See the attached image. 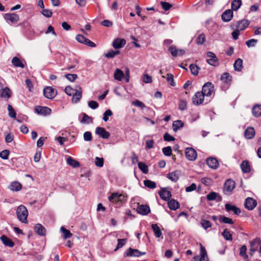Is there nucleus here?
Here are the masks:
<instances>
[{
    "label": "nucleus",
    "instance_id": "37998d69",
    "mask_svg": "<svg viewBox=\"0 0 261 261\" xmlns=\"http://www.w3.org/2000/svg\"><path fill=\"white\" fill-rule=\"evenodd\" d=\"M60 230L63 234V237L64 239L70 238L72 236V234L70 232V231L65 228L63 226L61 227Z\"/></svg>",
    "mask_w": 261,
    "mask_h": 261
},
{
    "label": "nucleus",
    "instance_id": "a19ab883",
    "mask_svg": "<svg viewBox=\"0 0 261 261\" xmlns=\"http://www.w3.org/2000/svg\"><path fill=\"white\" fill-rule=\"evenodd\" d=\"M67 163L73 167H77L80 166V163L76 160H74L73 158H72L71 156H69L67 159Z\"/></svg>",
    "mask_w": 261,
    "mask_h": 261
},
{
    "label": "nucleus",
    "instance_id": "7c9ffc66",
    "mask_svg": "<svg viewBox=\"0 0 261 261\" xmlns=\"http://www.w3.org/2000/svg\"><path fill=\"white\" fill-rule=\"evenodd\" d=\"M259 239L256 238L254 240H253L252 242H250V254L252 255L253 253L257 250V246L256 245V244L259 243Z\"/></svg>",
    "mask_w": 261,
    "mask_h": 261
},
{
    "label": "nucleus",
    "instance_id": "39448f33",
    "mask_svg": "<svg viewBox=\"0 0 261 261\" xmlns=\"http://www.w3.org/2000/svg\"><path fill=\"white\" fill-rule=\"evenodd\" d=\"M205 100V97L201 91L197 92L192 98L193 103L195 105L199 106Z\"/></svg>",
    "mask_w": 261,
    "mask_h": 261
},
{
    "label": "nucleus",
    "instance_id": "412c9836",
    "mask_svg": "<svg viewBox=\"0 0 261 261\" xmlns=\"http://www.w3.org/2000/svg\"><path fill=\"white\" fill-rule=\"evenodd\" d=\"M255 130L252 127H248L244 132V136L247 139H251L255 136Z\"/></svg>",
    "mask_w": 261,
    "mask_h": 261
},
{
    "label": "nucleus",
    "instance_id": "423d86ee",
    "mask_svg": "<svg viewBox=\"0 0 261 261\" xmlns=\"http://www.w3.org/2000/svg\"><path fill=\"white\" fill-rule=\"evenodd\" d=\"M146 252H142L140 251L139 250L136 249H133L132 248H129L124 253V256L126 257H139L142 255L145 254Z\"/></svg>",
    "mask_w": 261,
    "mask_h": 261
},
{
    "label": "nucleus",
    "instance_id": "49530a36",
    "mask_svg": "<svg viewBox=\"0 0 261 261\" xmlns=\"http://www.w3.org/2000/svg\"><path fill=\"white\" fill-rule=\"evenodd\" d=\"M120 54L119 50H110L107 53L105 54V56L107 58H113L115 56L119 55Z\"/></svg>",
    "mask_w": 261,
    "mask_h": 261
},
{
    "label": "nucleus",
    "instance_id": "6e6552de",
    "mask_svg": "<svg viewBox=\"0 0 261 261\" xmlns=\"http://www.w3.org/2000/svg\"><path fill=\"white\" fill-rule=\"evenodd\" d=\"M185 155L189 161H194L197 158V152L192 147L187 148L185 149Z\"/></svg>",
    "mask_w": 261,
    "mask_h": 261
},
{
    "label": "nucleus",
    "instance_id": "052dcab7",
    "mask_svg": "<svg viewBox=\"0 0 261 261\" xmlns=\"http://www.w3.org/2000/svg\"><path fill=\"white\" fill-rule=\"evenodd\" d=\"M41 13L45 17L49 18L53 15V12L50 9H43L41 12Z\"/></svg>",
    "mask_w": 261,
    "mask_h": 261
},
{
    "label": "nucleus",
    "instance_id": "a878e982",
    "mask_svg": "<svg viewBox=\"0 0 261 261\" xmlns=\"http://www.w3.org/2000/svg\"><path fill=\"white\" fill-rule=\"evenodd\" d=\"M179 175L180 172L179 171L176 170L175 171L169 173L167 174V177L172 181L176 182L178 180Z\"/></svg>",
    "mask_w": 261,
    "mask_h": 261
},
{
    "label": "nucleus",
    "instance_id": "c03bdc74",
    "mask_svg": "<svg viewBox=\"0 0 261 261\" xmlns=\"http://www.w3.org/2000/svg\"><path fill=\"white\" fill-rule=\"evenodd\" d=\"M162 77L163 78H165V76L163 75ZM167 82L170 84L171 86H175V83L174 80L173 75L171 73L167 74V76L166 77Z\"/></svg>",
    "mask_w": 261,
    "mask_h": 261
},
{
    "label": "nucleus",
    "instance_id": "ddd939ff",
    "mask_svg": "<svg viewBox=\"0 0 261 261\" xmlns=\"http://www.w3.org/2000/svg\"><path fill=\"white\" fill-rule=\"evenodd\" d=\"M126 44L124 39L116 38L113 42L112 46L115 49H119L123 47Z\"/></svg>",
    "mask_w": 261,
    "mask_h": 261
},
{
    "label": "nucleus",
    "instance_id": "f3484780",
    "mask_svg": "<svg viewBox=\"0 0 261 261\" xmlns=\"http://www.w3.org/2000/svg\"><path fill=\"white\" fill-rule=\"evenodd\" d=\"M225 210L227 212H229L232 211L235 215H239L241 211V210L235 205H231L227 203L225 205Z\"/></svg>",
    "mask_w": 261,
    "mask_h": 261
},
{
    "label": "nucleus",
    "instance_id": "2eb2a0df",
    "mask_svg": "<svg viewBox=\"0 0 261 261\" xmlns=\"http://www.w3.org/2000/svg\"><path fill=\"white\" fill-rule=\"evenodd\" d=\"M206 164L210 168L214 169H217L219 166V163L215 158H208L206 160Z\"/></svg>",
    "mask_w": 261,
    "mask_h": 261
},
{
    "label": "nucleus",
    "instance_id": "5fc2aeb1",
    "mask_svg": "<svg viewBox=\"0 0 261 261\" xmlns=\"http://www.w3.org/2000/svg\"><path fill=\"white\" fill-rule=\"evenodd\" d=\"M178 108L181 111H184L187 108V103L186 100H180L178 103Z\"/></svg>",
    "mask_w": 261,
    "mask_h": 261
},
{
    "label": "nucleus",
    "instance_id": "5701e85b",
    "mask_svg": "<svg viewBox=\"0 0 261 261\" xmlns=\"http://www.w3.org/2000/svg\"><path fill=\"white\" fill-rule=\"evenodd\" d=\"M208 257L207 256V252L204 246L200 244V253L199 261H208Z\"/></svg>",
    "mask_w": 261,
    "mask_h": 261
},
{
    "label": "nucleus",
    "instance_id": "c9c22d12",
    "mask_svg": "<svg viewBox=\"0 0 261 261\" xmlns=\"http://www.w3.org/2000/svg\"><path fill=\"white\" fill-rule=\"evenodd\" d=\"M151 228L153 230V231L154 233V236H155V237L160 238L162 236V231H161L160 227L158 225V224H152Z\"/></svg>",
    "mask_w": 261,
    "mask_h": 261
},
{
    "label": "nucleus",
    "instance_id": "79ce46f5",
    "mask_svg": "<svg viewBox=\"0 0 261 261\" xmlns=\"http://www.w3.org/2000/svg\"><path fill=\"white\" fill-rule=\"evenodd\" d=\"M219 220L221 223L230 224H233L234 223L231 219L222 215L220 216Z\"/></svg>",
    "mask_w": 261,
    "mask_h": 261
},
{
    "label": "nucleus",
    "instance_id": "58836bf2",
    "mask_svg": "<svg viewBox=\"0 0 261 261\" xmlns=\"http://www.w3.org/2000/svg\"><path fill=\"white\" fill-rule=\"evenodd\" d=\"M144 184L145 187L150 189H154L156 187V184L154 181L149 179H146L144 180Z\"/></svg>",
    "mask_w": 261,
    "mask_h": 261
},
{
    "label": "nucleus",
    "instance_id": "864d4df0",
    "mask_svg": "<svg viewBox=\"0 0 261 261\" xmlns=\"http://www.w3.org/2000/svg\"><path fill=\"white\" fill-rule=\"evenodd\" d=\"M83 117L81 120L82 123H89L92 122V118L91 117L89 116L85 113H83Z\"/></svg>",
    "mask_w": 261,
    "mask_h": 261
},
{
    "label": "nucleus",
    "instance_id": "09e8293b",
    "mask_svg": "<svg viewBox=\"0 0 261 261\" xmlns=\"http://www.w3.org/2000/svg\"><path fill=\"white\" fill-rule=\"evenodd\" d=\"M205 41V36L203 33H201L196 39V43L198 45H202Z\"/></svg>",
    "mask_w": 261,
    "mask_h": 261
},
{
    "label": "nucleus",
    "instance_id": "13d9d810",
    "mask_svg": "<svg viewBox=\"0 0 261 261\" xmlns=\"http://www.w3.org/2000/svg\"><path fill=\"white\" fill-rule=\"evenodd\" d=\"M164 154L166 156H170L172 154V149L170 146L164 147L162 149Z\"/></svg>",
    "mask_w": 261,
    "mask_h": 261
},
{
    "label": "nucleus",
    "instance_id": "e433bc0d",
    "mask_svg": "<svg viewBox=\"0 0 261 261\" xmlns=\"http://www.w3.org/2000/svg\"><path fill=\"white\" fill-rule=\"evenodd\" d=\"M234 70L238 71H240L243 68V60L240 59H237L233 65Z\"/></svg>",
    "mask_w": 261,
    "mask_h": 261
},
{
    "label": "nucleus",
    "instance_id": "9b49d317",
    "mask_svg": "<svg viewBox=\"0 0 261 261\" xmlns=\"http://www.w3.org/2000/svg\"><path fill=\"white\" fill-rule=\"evenodd\" d=\"M95 133L103 139H108L110 136V133L107 132L105 128L101 127H96Z\"/></svg>",
    "mask_w": 261,
    "mask_h": 261
},
{
    "label": "nucleus",
    "instance_id": "a18cd8bd",
    "mask_svg": "<svg viewBox=\"0 0 261 261\" xmlns=\"http://www.w3.org/2000/svg\"><path fill=\"white\" fill-rule=\"evenodd\" d=\"M222 235L227 241H231L232 239V234L227 229H225L223 230Z\"/></svg>",
    "mask_w": 261,
    "mask_h": 261
},
{
    "label": "nucleus",
    "instance_id": "9d476101",
    "mask_svg": "<svg viewBox=\"0 0 261 261\" xmlns=\"http://www.w3.org/2000/svg\"><path fill=\"white\" fill-rule=\"evenodd\" d=\"M250 21L247 19H242L238 21L236 24V28L240 31L246 29L249 25Z\"/></svg>",
    "mask_w": 261,
    "mask_h": 261
},
{
    "label": "nucleus",
    "instance_id": "aec40b11",
    "mask_svg": "<svg viewBox=\"0 0 261 261\" xmlns=\"http://www.w3.org/2000/svg\"><path fill=\"white\" fill-rule=\"evenodd\" d=\"M159 194L161 198L165 201L168 200L172 196L170 191H168L165 189H162L159 192Z\"/></svg>",
    "mask_w": 261,
    "mask_h": 261
},
{
    "label": "nucleus",
    "instance_id": "bb28decb",
    "mask_svg": "<svg viewBox=\"0 0 261 261\" xmlns=\"http://www.w3.org/2000/svg\"><path fill=\"white\" fill-rule=\"evenodd\" d=\"M168 205L170 210L175 211L179 207L180 204L177 200L171 199L168 202Z\"/></svg>",
    "mask_w": 261,
    "mask_h": 261
},
{
    "label": "nucleus",
    "instance_id": "774afa93",
    "mask_svg": "<svg viewBox=\"0 0 261 261\" xmlns=\"http://www.w3.org/2000/svg\"><path fill=\"white\" fill-rule=\"evenodd\" d=\"M87 38L85 37L82 35H77L76 36V40L80 43L84 44L86 42V41L87 40Z\"/></svg>",
    "mask_w": 261,
    "mask_h": 261
},
{
    "label": "nucleus",
    "instance_id": "0e129e2a",
    "mask_svg": "<svg viewBox=\"0 0 261 261\" xmlns=\"http://www.w3.org/2000/svg\"><path fill=\"white\" fill-rule=\"evenodd\" d=\"M10 151L8 150H4L0 152V157L4 160L8 159Z\"/></svg>",
    "mask_w": 261,
    "mask_h": 261
},
{
    "label": "nucleus",
    "instance_id": "c85d7f7f",
    "mask_svg": "<svg viewBox=\"0 0 261 261\" xmlns=\"http://www.w3.org/2000/svg\"><path fill=\"white\" fill-rule=\"evenodd\" d=\"M252 113L254 117H260L261 116V105H255L252 109Z\"/></svg>",
    "mask_w": 261,
    "mask_h": 261
},
{
    "label": "nucleus",
    "instance_id": "20e7f679",
    "mask_svg": "<svg viewBox=\"0 0 261 261\" xmlns=\"http://www.w3.org/2000/svg\"><path fill=\"white\" fill-rule=\"evenodd\" d=\"M236 187V183L231 179L226 180L224 184L223 191L225 194H230Z\"/></svg>",
    "mask_w": 261,
    "mask_h": 261
},
{
    "label": "nucleus",
    "instance_id": "6e6d98bb",
    "mask_svg": "<svg viewBox=\"0 0 261 261\" xmlns=\"http://www.w3.org/2000/svg\"><path fill=\"white\" fill-rule=\"evenodd\" d=\"M201 224L203 228L205 229H207L212 226V223L210 221L204 219H202L201 221Z\"/></svg>",
    "mask_w": 261,
    "mask_h": 261
},
{
    "label": "nucleus",
    "instance_id": "0eeeda50",
    "mask_svg": "<svg viewBox=\"0 0 261 261\" xmlns=\"http://www.w3.org/2000/svg\"><path fill=\"white\" fill-rule=\"evenodd\" d=\"M57 91L51 87H46L44 88L43 94L48 99H53L57 95Z\"/></svg>",
    "mask_w": 261,
    "mask_h": 261
},
{
    "label": "nucleus",
    "instance_id": "cd10ccee",
    "mask_svg": "<svg viewBox=\"0 0 261 261\" xmlns=\"http://www.w3.org/2000/svg\"><path fill=\"white\" fill-rule=\"evenodd\" d=\"M206 198L208 201L216 200L217 201H220L222 200L221 197L215 192L210 193L207 195Z\"/></svg>",
    "mask_w": 261,
    "mask_h": 261
},
{
    "label": "nucleus",
    "instance_id": "c756f323",
    "mask_svg": "<svg viewBox=\"0 0 261 261\" xmlns=\"http://www.w3.org/2000/svg\"><path fill=\"white\" fill-rule=\"evenodd\" d=\"M240 167L243 173H249L250 172V166L248 161H243L240 165Z\"/></svg>",
    "mask_w": 261,
    "mask_h": 261
},
{
    "label": "nucleus",
    "instance_id": "2f4dec72",
    "mask_svg": "<svg viewBox=\"0 0 261 261\" xmlns=\"http://www.w3.org/2000/svg\"><path fill=\"white\" fill-rule=\"evenodd\" d=\"M12 64L13 66L16 67H21L23 68L25 67L20 59L17 57H15L12 59Z\"/></svg>",
    "mask_w": 261,
    "mask_h": 261
},
{
    "label": "nucleus",
    "instance_id": "4468645a",
    "mask_svg": "<svg viewBox=\"0 0 261 261\" xmlns=\"http://www.w3.org/2000/svg\"><path fill=\"white\" fill-rule=\"evenodd\" d=\"M35 112L39 114L48 115L51 113V109L47 107L37 106L35 108Z\"/></svg>",
    "mask_w": 261,
    "mask_h": 261
},
{
    "label": "nucleus",
    "instance_id": "4d7b16f0",
    "mask_svg": "<svg viewBox=\"0 0 261 261\" xmlns=\"http://www.w3.org/2000/svg\"><path fill=\"white\" fill-rule=\"evenodd\" d=\"M169 51L172 56L175 57L178 56V49L176 48V46L174 45L171 46L169 48Z\"/></svg>",
    "mask_w": 261,
    "mask_h": 261
},
{
    "label": "nucleus",
    "instance_id": "680f3d73",
    "mask_svg": "<svg viewBox=\"0 0 261 261\" xmlns=\"http://www.w3.org/2000/svg\"><path fill=\"white\" fill-rule=\"evenodd\" d=\"M160 4L161 5L162 8L165 11L169 10L172 7V5L171 4L166 2H161L160 3Z\"/></svg>",
    "mask_w": 261,
    "mask_h": 261
},
{
    "label": "nucleus",
    "instance_id": "6ab92c4d",
    "mask_svg": "<svg viewBox=\"0 0 261 261\" xmlns=\"http://www.w3.org/2000/svg\"><path fill=\"white\" fill-rule=\"evenodd\" d=\"M137 212L143 215L148 214L150 212V208L146 205H139L137 208Z\"/></svg>",
    "mask_w": 261,
    "mask_h": 261
},
{
    "label": "nucleus",
    "instance_id": "69168bd1",
    "mask_svg": "<svg viewBox=\"0 0 261 261\" xmlns=\"http://www.w3.org/2000/svg\"><path fill=\"white\" fill-rule=\"evenodd\" d=\"M84 139L86 141H91L92 140L91 133L90 132H86L84 134Z\"/></svg>",
    "mask_w": 261,
    "mask_h": 261
},
{
    "label": "nucleus",
    "instance_id": "4be33fe9",
    "mask_svg": "<svg viewBox=\"0 0 261 261\" xmlns=\"http://www.w3.org/2000/svg\"><path fill=\"white\" fill-rule=\"evenodd\" d=\"M34 230L40 236H44L46 234V229L41 224H36L34 226Z\"/></svg>",
    "mask_w": 261,
    "mask_h": 261
},
{
    "label": "nucleus",
    "instance_id": "dca6fc26",
    "mask_svg": "<svg viewBox=\"0 0 261 261\" xmlns=\"http://www.w3.org/2000/svg\"><path fill=\"white\" fill-rule=\"evenodd\" d=\"M12 92L8 87L2 89L0 91V97L6 99L7 100L11 97Z\"/></svg>",
    "mask_w": 261,
    "mask_h": 261
},
{
    "label": "nucleus",
    "instance_id": "bf43d9fd",
    "mask_svg": "<svg viewBox=\"0 0 261 261\" xmlns=\"http://www.w3.org/2000/svg\"><path fill=\"white\" fill-rule=\"evenodd\" d=\"M112 115L113 113L111 110H107L103 114V120L104 121H108L109 120V116H111Z\"/></svg>",
    "mask_w": 261,
    "mask_h": 261
},
{
    "label": "nucleus",
    "instance_id": "3c124183",
    "mask_svg": "<svg viewBox=\"0 0 261 261\" xmlns=\"http://www.w3.org/2000/svg\"><path fill=\"white\" fill-rule=\"evenodd\" d=\"M190 69L191 73L195 75L198 74V69L199 68L195 64H192L190 65Z\"/></svg>",
    "mask_w": 261,
    "mask_h": 261
},
{
    "label": "nucleus",
    "instance_id": "de8ad7c7",
    "mask_svg": "<svg viewBox=\"0 0 261 261\" xmlns=\"http://www.w3.org/2000/svg\"><path fill=\"white\" fill-rule=\"evenodd\" d=\"M138 167L143 173L147 174L148 172V166L143 162L138 163Z\"/></svg>",
    "mask_w": 261,
    "mask_h": 261
},
{
    "label": "nucleus",
    "instance_id": "a211bd4d",
    "mask_svg": "<svg viewBox=\"0 0 261 261\" xmlns=\"http://www.w3.org/2000/svg\"><path fill=\"white\" fill-rule=\"evenodd\" d=\"M233 17V12L231 10H227L225 11L222 14V19L225 22L229 21Z\"/></svg>",
    "mask_w": 261,
    "mask_h": 261
},
{
    "label": "nucleus",
    "instance_id": "f8f14e48",
    "mask_svg": "<svg viewBox=\"0 0 261 261\" xmlns=\"http://www.w3.org/2000/svg\"><path fill=\"white\" fill-rule=\"evenodd\" d=\"M4 18L7 21H10L12 23H16L19 20V16L15 13H7L4 15Z\"/></svg>",
    "mask_w": 261,
    "mask_h": 261
},
{
    "label": "nucleus",
    "instance_id": "72a5a7b5",
    "mask_svg": "<svg viewBox=\"0 0 261 261\" xmlns=\"http://www.w3.org/2000/svg\"><path fill=\"white\" fill-rule=\"evenodd\" d=\"M21 188V185L18 181L12 182L9 186V189L13 191H19Z\"/></svg>",
    "mask_w": 261,
    "mask_h": 261
},
{
    "label": "nucleus",
    "instance_id": "1a4fd4ad",
    "mask_svg": "<svg viewBox=\"0 0 261 261\" xmlns=\"http://www.w3.org/2000/svg\"><path fill=\"white\" fill-rule=\"evenodd\" d=\"M257 202L255 200L251 197H248L245 201V208L248 210H252L256 206Z\"/></svg>",
    "mask_w": 261,
    "mask_h": 261
},
{
    "label": "nucleus",
    "instance_id": "8fccbe9b",
    "mask_svg": "<svg viewBox=\"0 0 261 261\" xmlns=\"http://www.w3.org/2000/svg\"><path fill=\"white\" fill-rule=\"evenodd\" d=\"M118 244L116 248L115 249L114 251H116L119 249L122 248L126 243V239H118Z\"/></svg>",
    "mask_w": 261,
    "mask_h": 261
},
{
    "label": "nucleus",
    "instance_id": "e2e57ef3",
    "mask_svg": "<svg viewBox=\"0 0 261 261\" xmlns=\"http://www.w3.org/2000/svg\"><path fill=\"white\" fill-rule=\"evenodd\" d=\"M247 247L245 245L242 246L240 249V255L247 258L248 255L246 254Z\"/></svg>",
    "mask_w": 261,
    "mask_h": 261
},
{
    "label": "nucleus",
    "instance_id": "f704fd0d",
    "mask_svg": "<svg viewBox=\"0 0 261 261\" xmlns=\"http://www.w3.org/2000/svg\"><path fill=\"white\" fill-rule=\"evenodd\" d=\"M72 96V100L75 102H76L80 100L82 96V91L81 88L79 87V90H76Z\"/></svg>",
    "mask_w": 261,
    "mask_h": 261
},
{
    "label": "nucleus",
    "instance_id": "473e14b6",
    "mask_svg": "<svg viewBox=\"0 0 261 261\" xmlns=\"http://www.w3.org/2000/svg\"><path fill=\"white\" fill-rule=\"evenodd\" d=\"M124 77V72L120 69H116L114 72V77L115 80L119 81H122V79Z\"/></svg>",
    "mask_w": 261,
    "mask_h": 261
},
{
    "label": "nucleus",
    "instance_id": "f03ea898",
    "mask_svg": "<svg viewBox=\"0 0 261 261\" xmlns=\"http://www.w3.org/2000/svg\"><path fill=\"white\" fill-rule=\"evenodd\" d=\"M108 199L110 202L113 203L123 204L125 203L127 199V196L124 194H121L118 192H114L109 196Z\"/></svg>",
    "mask_w": 261,
    "mask_h": 261
},
{
    "label": "nucleus",
    "instance_id": "4c0bfd02",
    "mask_svg": "<svg viewBox=\"0 0 261 261\" xmlns=\"http://www.w3.org/2000/svg\"><path fill=\"white\" fill-rule=\"evenodd\" d=\"M184 125V123L181 120H176L173 122L172 127L174 132H176L178 129L182 127Z\"/></svg>",
    "mask_w": 261,
    "mask_h": 261
},
{
    "label": "nucleus",
    "instance_id": "7ed1b4c3",
    "mask_svg": "<svg viewBox=\"0 0 261 261\" xmlns=\"http://www.w3.org/2000/svg\"><path fill=\"white\" fill-rule=\"evenodd\" d=\"M16 215L20 222L24 223H28V211L25 206L23 205H19L17 208Z\"/></svg>",
    "mask_w": 261,
    "mask_h": 261
},
{
    "label": "nucleus",
    "instance_id": "ea45409f",
    "mask_svg": "<svg viewBox=\"0 0 261 261\" xmlns=\"http://www.w3.org/2000/svg\"><path fill=\"white\" fill-rule=\"evenodd\" d=\"M241 5V0H233L231 3V9L233 11H237Z\"/></svg>",
    "mask_w": 261,
    "mask_h": 261
},
{
    "label": "nucleus",
    "instance_id": "603ef678",
    "mask_svg": "<svg viewBox=\"0 0 261 261\" xmlns=\"http://www.w3.org/2000/svg\"><path fill=\"white\" fill-rule=\"evenodd\" d=\"M8 110L9 111V116L13 118H15L16 117V113L11 105H8Z\"/></svg>",
    "mask_w": 261,
    "mask_h": 261
},
{
    "label": "nucleus",
    "instance_id": "f257e3e1",
    "mask_svg": "<svg viewBox=\"0 0 261 261\" xmlns=\"http://www.w3.org/2000/svg\"><path fill=\"white\" fill-rule=\"evenodd\" d=\"M205 97V103L210 102L215 95L214 85L211 82H207L202 86V91Z\"/></svg>",
    "mask_w": 261,
    "mask_h": 261
},
{
    "label": "nucleus",
    "instance_id": "b1692460",
    "mask_svg": "<svg viewBox=\"0 0 261 261\" xmlns=\"http://www.w3.org/2000/svg\"><path fill=\"white\" fill-rule=\"evenodd\" d=\"M0 239L6 246L9 247H13L14 246V243L7 236L3 235L1 237Z\"/></svg>",
    "mask_w": 261,
    "mask_h": 261
},
{
    "label": "nucleus",
    "instance_id": "338daca9",
    "mask_svg": "<svg viewBox=\"0 0 261 261\" xmlns=\"http://www.w3.org/2000/svg\"><path fill=\"white\" fill-rule=\"evenodd\" d=\"M65 77L70 82H73L77 79V75L76 74H66Z\"/></svg>",
    "mask_w": 261,
    "mask_h": 261
},
{
    "label": "nucleus",
    "instance_id": "393cba45",
    "mask_svg": "<svg viewBox=\"0 0 261 261\" xmlns=\"http://www.w3.org/2000/svg\"><path fill=\"white\" fill-rule=\"evenodd\" d=\"M221 81L227 85H230L231 82V76L228 72L223 73L221 76Z\"/></svg>",
    "mask_w": 261,
    "mask_h": 261
}]
</instances>
